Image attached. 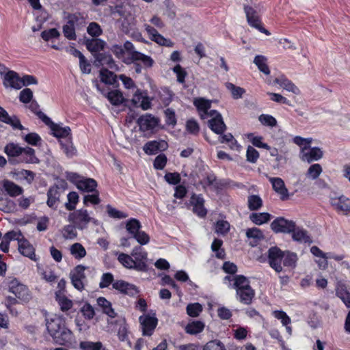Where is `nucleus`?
<instances>
[{"instance_id":"nucleus-1","label":"nucleus","mask_w":350,"mask_h":350,"mask_svg":"<svg viewBox=\"0 0 350 350\" xmlns=\"http://www.w3.org/2000/svg\"><path fill=\"white\" fill-rule=\"evenodd\" d=\"M4 152L8 155V161L11 164L21 162L26 163H39V159L35 154L34 149L29 146L22 148L18 144L11 142L5 146Z\"/></svg>"},{"instance_id":"nucleus-2","label":"nucleus","mask_w":350,"mask_h":350,"mask_svg":"<svg viewBox=\"0 0 350 350\" xmlns=\"http://www.w3.org/2000/svg\"><path fill=\"white\" fill-rule=\"evenodd\" d=\"M113 282V276L111 273H103L101 277V281L99 284V287L101 288H107L111 284H112V286L114 289L129 296H135L139 293L137 287L133 284H129L123 280H117L114 282Z\"/></svg>"},{"instance_id":"nucleus-3","label":"nucleus","mask_w":350,"mask_h":350,"mask_svg":"<svg viewBox=\"0 0 350 350\" xmlns=\"http://www.w3.org/2000/svg\"><path fill=\"white\" fill-rule=\"evenodd\" d=\"M123 48L124 51L129 53V57L127 58L131 61H141L145 68H151L154 64L153 59L139 51H135L134 45L130 41H126L124 43Z\"/></svg>"},{"instance_id":"nucleus-4","label":"nucleus","mask_w":350,"mask_h":350,"mask_svg":"<svg viewBox=\"0 0 350 350\" xmlns=\"http://www.w3.org/2000/svg\"><path fill=\"white\" fill-rule=\"evenodd\" d=\"M141 228L139 220H129L126 224V230L136 241L141 245H146L149 242L150 237L145 232L139 230Z\"/></svg>"},{"instance_id":"nucleus-5","label":"nucleus","mask_w":350,"mask_h":350,"mask_svg":"<svg viewBox=\"0 0 350 350\" xmlns=\"http://www.w3.org/2000/svg\"><path fill=\"white\" fill-rule=\"evenodd\" d=\"M244 11L246 15L247 21L251 27L257 29L260 32L267 36L271 34L268 30L262 26L260 17L255 9L251 6L245 5Z\"/></svg>"},{"instance_id":"nucleus-6","label":"nucleus","mask_w":350,"mask_h":350,"mask_svg":"<svg viewBox=\"0 0 350 350\" xmlns=\"http://www.w3.org/2000/svg\"><path fill=\"white\" fill-rule=\"evenodd\" d=\"M42 117V122L49 126L53 131V135L57 138L70 137L71 129L69 126L62 127L59 124L54 123L50 118L44 113L41 114Z\"/></svg>"},{"instance_id":"nucleus-7","label":"nucleus","mask_w":350,"mask_h":350,"mask_svg":"<svg viewBox=\"0 0 350 350\" xmlns=\"http://www.w3.org/2000/svg\"><path fill=\"white\" fill-rule=\"evenodd\" d=\"M8 289L10 292L14 294L16 297L21 300L28 301L30 298L27 287L16 278L9 281Z\"/></svg>"},{"instance_id":"nucleus-8","label":"nucleus","mask_w":350,"mask_h":350,"mask_svg":"<svg viewBox=\"0 0 350 350\" xmlns=\"http://www.w3.org/2000/svg\"><path fill=\"white\" fill-rule=\"evenodd\" d=\"M98 91L104 95L110 102V103L115 106H118L123 103L126 100L123 97L122 93L120 90H111L106 92L105 89L101 88L96 79L93 81Z\"/></svg>"},{"instance_id":"nucleus-9","label":"nucleus","mask_w":350,"mask_h":350,"mask_svg":"<svg viewBox=\"0 0 350 350\" xmlns=\"http://www.w3.org/2000/svg\"><path fill=\"white\" fill-rule=\"evenodd\" d=\"M284 252L277 247H272L268 251V259L270 266L278 273L282 270L281 265Z\"/></svg>"},{"instance_id":"nucleus-10","label":"nucleus","mask_w":350,"mask_h":350,"mask_svg":"<svg viewBox=\"0 0 350 350\" xmlns=\"http://www.w3.org/2000/svg\"><path fill=\"white\" fill-rule=\"evenodd\" d=\"M85 267L77 265L70 273L72 284L79 291H82L84 288L83 282L85 280Z\"/></svg>"},{"instance_id":"nucleus-11","label":"nucleus","mask_w":350,"mask_h":350,"mask_svg":"<svg viewBox=\"0 0 350 350\" xmlns=\"http://www.w3.org/2000/svg\"><path fill=\"white\" fill-rule=\"evenodd\" d=\"M330 202L334 208L339 213L348 216L350 213V198L344 196L332 198Z\"/></svg>"},{"instance_id":"nucleus-12","label":"nucleus","mask_w":350,"mask_h":350,"mask_svg":"<svg viewBox=\"0 0 350 350\" xmlns=\"http://www.w3.org/2000/svg\"><path fill=\"white\" fill-rule=\"evenodd\" d=\"M95 61L94 65L96 67L100 66L107 65L109 68L118 71L120 70L119 66L116 64L111 55L107 53H97L94 55Z\"/></svg>"},{"instance_id":"nucleus-13","label":"nucleus","mask_w":350,"mask_h":350,"mask_svg":"<svg viewBox=\"0 0 350 350\" xmlns=\"http://www.w3.org/2000/svg\"><path fill=\"white\" fill-rule=\"evenodd\" d=\"M139 320L142 325L143 335L151 336L158 323V319L155 315H143L139 317Z\"/></svg>"},{"instance_id":"nucleus-14","label":"nucleus","mask_w":350,"mask_h":350,"mask_svg":"<svg viewBox=\"0 0 350 350\" xmlns=\"http://www.w3.org/2000/svg\"><path fill=\"white\" fill-rule=\"evenodd\" d=\"M159 123V119L150 113L141 116L137 120V124L142 131H147L154 129Z\"/></svg>"},{"instance_id":"nucleus-15","label":"nucleus","mask_w":350,"mask_h":350,"mask_svg":"<svg viewBox=\"0 0 350 350\" xmlns=\"http://www.w3.org/2000/svg\"><path fill=\"white\" fill-rule=\"evenodd\" d=\"M269 180L272 185L273 189L277 193L282 200L288 198V191L285 186L284 180L279 177H269Z\"/></svg>"},{"instance_id":"nucleus-16","label":"nucleus","mask_w":350,"mask_h":350,"mask_svg":"<svg viewBox=\"0 0 350 350\" xmlns=\"http://www.w3.org/2000/svg\"><path fill=\"white\" fill-rule=\"evenodd\" d=\"M271 227L276 233H289L295 230V223L292 220H273Z\"/></svg>"},{"instance_id":"nucleus-17","label":"nucleus","mask_w":350,"mask_h":350,"mask_svg":"<svg viewBox=\"0 0 350 350\" xmlns=\"http://www.w3.org/2000/svg\"><path fill=\"white\" fill-rule=\"evenodd\" d=\"M118 261L126 268L133 269L137 271H145L146 265L136 263L134 259L129 255L121 253L118 257Z\"/></svg>"},{"instance_id":"nucleus-18","label":"nucleus","mask_w":350,"mask_h":350,"mask_svg":"<svg viewBox=\"0 0 350 350\" xmlns=\"http://www.w3.org/2000/svg\"><path fill=\"white\" fill-rule=\"evenodd\" d=\"M190 203L193 206V211L198 217H204L207 213L204 207V200L202 195L193 194L190 199Z\"/></svg>"},{"instance_id":"nucleus-19","label":"nucleus","mask_w":350,"mask_h":350,"mask_svg":"<svg viewBox=\"0 0 350 350\" xmlns=\"http://www.w3.org/2000/svg\"><path fill=\"white\" fill-rule=\"evenodd\" d=\"M3 84L5 88L10 87L16 90H20L22 88L20 76L13 70H9L5 74Z\"/></svg>"},{"instance_id":"nucleus-20","label":"nucleus","mask_w":350,"mask_h":350,"mask_svg":"<svg viewBox=\"0 0 350 350\" xmlns=\"http://www.w3.org/2000/svg\"><path fill=\"white\" fill-rule=\"evenodd\" d=\"M0 121L10 125L13 129L23 130L24 126L21 124L17 116H10L8 113L0 106Z\"/></svg>"},{"instance_id":"nucleus-21","label":"nucleus","mask_w":350,"mask_h":350,"mask_svg":"<svg viewBox=\"0 0 350 350\" xmlns=\"http://www.w3.org/2000/svg\"><path fill=\"white\" fill-rule=\"evenodd\" d=\"M2 187L10 197L21 196L24 191L22 187L8 179L2 181Z\"/></svg>"},{"instance_id":"nucleus-22","label":"nucleus","mask_w":350,"mask_h":350,"mask_svg":"<svg viewBox=\"0 0 350 350\" xmlns=\"http://www.w3.org/2000/svg\"><path fill=\"white\" fill-rule=\"evenodd\" d=\"M100 81L107 85H111L114 88L119 86L118 76L108 68H103L100 70Z\"/></svg>"},{"instance_id":"nucleus-23","label":"nucleus","mask_w":350,"mask_h":350,"mask_svg":"<svg viewBox=\"0 0 350 350\" xmlns=\"http://www.w3.org/2000/svg\"><path fill=\"white\" fill-rule=\"evenodd\" d=\"M18 250L24 256L28 257L34 261L37 260L34 247L26 239H22L21 241H19Z\"/></svg>"},{"instance_id":"nucleus-24","label":"nucleus","mask_w":350,"mask_h":350,"mask_svg":"<svg viewBox=\"0 0 350 350\" xmlns=\"http://www.w3.org/2000/svg\"><path fill=\"white\" fill-rule=\"evenodd\" d=\"M208 126L217 135L223 134L227 129L221 115L217 116V117H213L209 120L208 121Z\"/></svg>"},{"instance_id":"nucleus-25","label":"nucleus","mask_w":350,"mask_h":350,"mask_svg":"<svg viewBox=\"0 0 350 350\" xmlns=\"http://www.w3.org/2000/svg\"><path fill=\"white\" fill-rule=\"evenodd\" d=\"M60 191L59 187L57 185L51 186L47 191V205L53 208L57 207L59 202Z\"/></svg>"},{"instance_id":"nucleus-26","label":"nucleus","mask_w":350,"mask_h":350,"mask_svg":"<svg viewBox=\"0 0 350 350\" xmlns=\"http://www.w3.org/2000/svg\"><path fill=\"white\" fill-rule=\"evenodd\" d=\"M52 337L56 343L66 345L70 343L72 339V333L70 329L64 327L60 331L54 334Z\"/></svg>"},{"instance_id":"nucleus-27","label":"nucleus","mask_w":350,"mask_h":350,"mask_svg":"<svg viewBox=\"0 0 350 350\" xmlns=\"http://www.w3.org/2000/svg\"><path fill=\"white\" fill-rule=\"evenodd\" d=\"M84 44L89 51L96 53L103 50L106 44L104 40L99 38H87Z\"/></svg>"},{"instance_id":"nucleus-28","label":"nucleus","mask_w":350,"mask_h":350,"mask_svg":"<svg viewBox=\"0 0 350 350\" xmlns=\"http://www.w3.org/2000/svg\"><path fill=\"white\" fill-rule=\"evenodd\" d=\"M323 156V151L318 147H313L307 152L304 153L301 159L310 163L319 161Z\"/></svg>"},{"instance_id":"nucleus-29","label":"nucleus","mask_w":350,"mask_h":350,"mask_svg":"<svg viewBox=\"0 0 350 350\" xmlns=\"http://www.w3.org/2000/svg\"><path fill=\"white\" fill-rule=\"evenodd\" d=\"M273 82L276 84L280 85L281 87H282L284 89L286 90L288 92H291L296 94L299 93V88L292 81H291L284 77L275 78Z\"/></svg>"},{"instance_id":"nucleus-30","label":"nucleus","mask_w":350,"mask_h":350,"mask_svg":"<svg viewBox=\"0 0 350 350\" xmlns=\"http://www.w3.org/2000/svg\"><path fill=\"white\" fill-rule=\"evenodd\" d=\"M97 304L101 308L103 313L106 314L110 318H115L117 315L111 306L110 301L105 297H100L97 299Z\"/></svg>"},{"instance_id":"nucleus-31","label":"nucleus","mask_w":350,"mask_h":350,"mask_svg":"<svg viewBox=\"0 0 350 350\" xmlns=\"http://www.w3.org/2000/svg\"><path fill=\"white\" fill-rule=\"evenodd\" d=\"M96 187L97 182L90 178L81 179L79 183H77V188L86 192L96 191Z\"/></svg>"},{"instance_id":"nucleus-32","label":"nucleus","mask_w":350,"mask_h":350,"mask_svg":"<svg viewBox=\"0 0 350 350\" xmlns=\"http://www.w3.org/2000/svg\"><path fill=\"white\" fill-rule=\"evenodd\" d=\"M239 297L240 301L244 304H250L254 296V291L250 287L243 290H239L237 292Z\"/></svg>"},{"instance_id":"nucleus-33","label":"nucleus","mask_w":350,"mask_h":350,"mask_svg":"<svg viewBox=\"0 0 350 350\" xmlns=\"http://www.w3.org/2000/svg\"><path fill=\"white\" fill-rule=\"evenodd\" d=\"M63 327H64V325L62 320L59 318L51 319V321L46 323L47 330L51 336L56 332L60 331Z\"/></svg>"},{"instance_id":"nucleus-34","label":"nucleus","mask_w":350,"mask_h":350,"mask_svg":"<svg viewBox=\"0 0 350 350\" xmlns=\"http://www.w3.org/2000/svg\"><path fill=\"white\" fill-rule=\"evenodd\" d=\"M131 255L134 257V260L136 263L146 265L145 261L147 260L148 254L141 246L135 247L131 252Z\"/></svg>"},{"instance_id":"nucleus-35","label":"nucleus","mask_w":350,"mask_h":350,"mask_svg":"<svg viewBox=\"0 0 350 350\" xmlns=\"http://www.w3.org/2000/svg\"><path fill=\"white\" fill-rule=\"evenodd\" d=\"M254 63L256 65L258 70L266 75L270 74V70L267 64V58L260 55H257L254 57Z\"/></svg>"},{"instance_id":"nucleus-36","label":"nucleus","mask_w":350,"mask_h":350,"mask_svg":"<svg viewBox=\"0 0 350 350\" xmlns=\"http://www.w3.org/2000/svg\"><path fill=\"white\" fill-rule=\"evenodd\" d=\"M61 146L65 154L68 157H72L77 153V150L73 146L71 141V137L64 139V141H60Z\"/></svg>"},{"instance_id":"nucleus-37","label":"nucleus","mask_w":350,"mask_h":350,"mask_svg":"<svg viewBox=\"0 0 350 350\" xmlns=\"http://www.w3.org/2000/svg\"><path fill=\"white\" fill-rule=\"evenodd\" d=\"M219 141L220 143H226L228 144L230 148L231 149H238L240 146L238 144V142L236 139H234V136L232 133H228L227 134H221L219 135Z\"/></svg>"},{"instance_id":"nucleus-38","label":"nucleus","mask_w":350,"mask_h":350,"mask_svg":"<svg viewBox=\"0 0 350 350\" xmlns=\"http://www.w3.org/2000/svg\"><path fill=\"white\" fill-rule=\"evenodd\" d=\"M225 86L227 90L230 91L232 96L234 99H239L242 98L243 94L245 93L244 88L236 86L230 82H226Z\"/></svg>"},{"instance_id":"nucleus-39","label":"nucleus","mask_w":350,"mask_h":350,"mask_svg":"<svg viewBox=\"0 0 350 350\" xmlns=\"http://www.w3.org/2000/svg\"><path fill=\"white\" fill-rule=\"evenodd\" d=\"M233 288H236L237 292L239 290H243L246 288L250 287L248 280L242 275H236L233 278Z\"/></svg>"},{"instance_id":"nucleus-40","label":"nucleus","mask_w":350,"mask_h":350,"mask_svg":"<svg viewBox=\"0 0 350 350\" xmlns=\"http://www.w3.org/2000/svg\"><path fill=\"white\" fill-rule=\"evenodd\" d=\"M293 232V239L295 241H303L304 243H312V241L310 236L308 234L306 230L303 229H296L292 232Z\"/></svg>"},{"instance_id":"nucleus-41","label":"nucleus","mask_w":350,"mask_h":350,"mask_svg":"<svg viewBox=\"0 0 350 350\" xmlns=\"http://www.w3.org/2000/svg\"><path fill=\"white\" fill-rule=\"evenodd\" d=\"M206 181L208 186H213L215 189H221L225 183L222 180H218L214 174H209L206 177Z\"/></svg>"},{"instance_id":"nucleus-42","label":"nucleus","mask_w":350,"mask_h":350,"mask_svg":"<svg viewBox=\"0 0 350 350\" xmlns=\"http://www.w3.org/2000/svg\"><path fill=\"white\" fill-rule=\"evenodd\" d=\"M106 211L107 213L108 217L113 219H122L126 218L129 217V214L126 212L119 211L116 208L113 207L110 204H107L106 206Z\"/></svg>"},{"instance_id":"nucleus-43","label":"nucleus","mask_w":350,"mask_h":350,"mask_svg":"<svg viewBox=\"0 0 350 350\" xmlns=\"http://www.w3.org/2000/svg\"><path fill=\"white\" fill-rule=\"evenodd\" d=\"M204 327V325L201 321H193L191 323H189L186 327L185 331L187 333L189 334H197L200 333Z\"/></svg>"},{"instance_id":"nucleus-44","label":"nucleus","mask_w":350,"mask_h":350,"mask_svg":"<svg viewBox=\"0 0 350 350\" xmlns=\"http://www.w3.org/2000/svg\"><path fill=\"white\" fill-rule=\"evenodd\" d=\"M322 171V167L320 164H312L309 167L306 176L308 178L316 180L321 174Z\"/></svg>"},{"instance_id":"nucleus-45","label":"nucleus","mask_w":350,"mask_h":350,"mask_svg":"<svg viewBox=\"0 0 350 350\" xmlns=\"http://www.w3.org/2000/svg\"><path fill=\"white\" fill-rule=\"evenodd\" d=\"M16 209L14 202L8 198H0V211L4 213H12Z\"/></svg>"},{"instance_id":"nucleus-46","label":"nucleus","mask_w":350,"mask_h":350,"mask_svg":"<svg viewBox=\"0 0 350 350\" xmlns=\"http://www.w3.org/2000/svg\"><path fill=\"white\" fill-rule=\"evenodd\" d=\"M82 350H105L100 342L83 341L79 344Z\"/></svg>"},{"instance_id":"nucleus-47","label":"nucleus","mask_w":350,"mask_h":350,"mask_svg":"<svg viewBox=\"0 0 350 350\" xmlns=\"http://www.w3.org/2000/svg\"><path fill=\"white\" fill-rule=\"evenodd\" d=\"M67 24L75 27V25H79L84 23V17L80 13L68 14Z\"/></svg>"},{"instance_id":"nucleus-48","label":"nucleus","mask_w":350,"mask_h":350,"mask_svg":"<svg viewBox=\"0 0 350 350\" xmlns=\"http://www.w3.org/2000/svg\"><path fill=\"white\" fill-rule=\"evenodd\" d=\"M70 253L76 258H82L86 255V251L84 247L79 243H74L70 247Z\"/></svg>"},{"instance_id":"nucleus-49","label":"nucleus","mask_w":350,"mask_h":350,"mask_svg":"<svg viewBox=\"0 0 350 350\" xmlns=\"http://www.w3.org/2000/svg\"><path fill=\"white\" fill-rule=\"evenodd\" d=\"M262 201L259 196L252 195L248 197V207L250 210L254 211L260 208Z\"/></svg>"},{"instance_id":"nucleus-50","label":"nucleus","mask_w":350,"mask_h":350,"mask_svg":"<svg viewBox=\"0 0 350 350\" xmlns=\"http://www.w3.org/2000/svg\"><path fill=\"white\" fill-rule=\"evenodd\" d=\"M56 299L62 311H68L72 307V301L65 296L56 294Z\"/></svg>"},{"instance_id":"nucleus-51","label":"nucleus","mask_w":350,"mask_h":350,"mask_svg":"<svg viewBox=\"0 0 350 350\" xmlns=\"http://www.w3.org/2000/svg\"><path fill=\"white\" fill-rule=\"evenodd\" d=\"M40 36L44 41L48 42L51 40L59 38L60 33L56 28H51L43 31Z\"/></svg>"},{"instance_id":"nucleus-52","label":"nucleus","mask_w":350,"mask_h":350,"mask_svg":"<svg viewBox=\"0 0 350 350\" xmlns=\"http://www.w3.org/2000/svg\"><path fill=\"white\" fill-rule=\"evenodd\" d=\"M202 311V307L199 303L189 304L187 306V313L192 317H198Z\"/></svg>"},{"instance_id":"nucleus-53","label":"nucleus","mask_w":350,"mask_h":350,"mask_svg":"<svg viewBox=\"0 0 350 350\" xmlns=\"http://www.w3.org/2000/svg\"><path fill=\"white\" fill-rule=\"evenodd\" d=\"M202 350H226L224 345L219 340H213L206 343Z\"/></svg>"},{"instance_id":"nucleus-54","label":"nucleus","mask_w":350,"mask_h":350,"mask_svg":"<svg viewBox=\"0 0 350 350\" xmlns=\"http://www.w3.org/2000/svg\"><path fill=\"white\" fill-rule=\"evenodd\" d=\"M67 197L68 202L65 204L66 208L69 211L74 210L76 204L78 202L79 195L77 192L71 191L68 194Z\"/></svg>"},{"instance_id":"nucleus-55","label":"nucleus","mask_w":350,"mask_h":350,"mask_svg":"<svg viewBox=\"0 0 350 350\" xmlns=\"http://www.w3.org/2000/svg\"><path fill=\"white\" fill-rule=\"evenodd\" d=\"M194 105L198 108V110L202 111L204 113H207V111L211 108V103L209 100H206L203 98H200L194 101Z\"/></svg>"},{"instance_id":"nucleus-56","label":"nucleus","mask_w":350,"mask_h":350,"mask_svg":"<svg viewBox=\"0 0 350 350\" xmlns=\"http://www.w3.org/2000/svg\"><path fill=\"white\" fill-rule=\"evenodd\" d=\"M87 32L92 37H98L103 33L100 26L96 22H92L87 28Z\"/></svg>"},{"instance_id":"nucleus-57","label":"nucleus","mask_w":350,"mask_h":350,"mask_svg":"<svg viewBox=\"0 0 350 350\" xmlns=\"http://www.w3.org/2000/svg\"><path fill=\"white\" fill-rule=\"evenodd\" d=\"M164 179L168 184L176 185L180 183L181 178L178 172H167L165 174Z\"/></svg>"},{"instance_id":"nucleus-58","label":"nucleus","mask_w":350,"mask_h":350,"mask_svg":"<svg viewBox=\"0 0 350 350\" xmlns=\"http://www.w3.org/2000/svg\"><path fill=\"white\" fill-rule=\"evenodd\" d=\"M258 120L265 126H275L277 124L276 119L271 115L261 114L258 117Z\"/></svg>"},{"instance_id":"nucleus-59","label":"nucleus","mask_w":350,"mask_h":350,"mask_svg":"<svg viewBox=\"0 0 350 350\" xmlns=\"http://www.w3.org/2000/svg\"><path fill=\"white\" fill-rule=\"evenodd\" d=\"M230 224L227 220H217L215 225V232L224 234L228 232Z\"/></svg>"},{"instance_id":"nucleus-60","label":"nucleus","mask_w":350,"mask_h":350,"mask_svg":"<svg viewBox=\"0 0 350 350\" xmlns=\"http://www.w3.org/2000/svg\"><path fill=\"white\" fill-rule=\"evenodd\" d=\"M297 260L296 254L289 252H284V265L288 267H295Z\"/></svg>"},{"instance_id":"nucleus-61","label":"nucleus","mask_w":350,"mask_h":350,"mask_svg":"<svg viewBox=\"0 0 350 350\" xmlns=\"http://www.w3.org/2000/svg\"><path fill=\"white\" fill-rule=\"evenodd\" d=\"M3 237L4 239L8 240L9 242L12 240H16L18 241V245L19 244V241H21L22 239H25L20 230L9 231L4 235Z\"/></svg>"},{"instance_id":"nucleus-62","label":"nucleus","mask_w":350,"mask_h":350,"mask_svg":"<svg viewBox=\"0 0 350 350\" xmlns=\"http://www.w3.org/2000/svg\"><path fill=\"white\" fill-rule=\"evenodd\" d=\"M246 157L247 161L255 163L259 158V153L253 146H249L247 148Z\"/></svg>"},{"instance_id":"nucleus-63","label":"nucleus","mask_w":350,"mask_h":350,"mask_svg":"<svg viewBox=\"0 0 350 350\" xmlns=\"http://www.w3.org/2000/svg\"><path fill=\"white\" fill-rule=\"evenodd\" d=\"M144 152L148 154H156L159 151V148L157 144V141H150L147 142L144 146Z\"/></svg>"},{"instance_id":"nucleus-64","label":"nucleus","mask_w":350,"mask_h":350,"mask_svg":"<svg viewBox=\"0 0 350 350\" xmlns=\"http://www.w3.org/2000/svg\"><path fill=\"white\" fill-rule=\"evenodd\" d=\"M275 318L281 321L283 325L286 326L291 324V318L286 314V313L282 310H275L273 312Z\"/></svg>"}]
</instances>
